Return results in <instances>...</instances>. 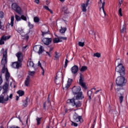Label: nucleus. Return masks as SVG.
I'll return each instance as SVG.
<instances>
[{
	"label": "nucleus",
	"mask_w": 128,
	"mask_h": 128,
	"mask_svg": "<svg viewBox=\"0 0 128 128\" xmlns=\"http://www.w3.org/2000/svg\"><path fill=\"white\" fill-rule=\"evenodd\" d=\"M84 98L82 92H80L72 99L68 100H67V104H69L72 106H75L76 108H80V106H82V102H80L78 100H82Z\"/></svg>",
	"instance_id": "obj_1"
},
{
	"label": "nucleus",
	"mask_w": 128,
	"mask_h": 128,
	"mask_svg": "<svg viewBox=\"0 0 128 128\" xmlns=\"http://www.w3.org/2000/svg\"><path fill=\"white\" fill-rule=\"evenodd\" d=\"M8 84L10 82H6L3 86L4 92L0 96V102L4 104L8 100Z\"/></svg>",
	"instance_id": "obj_2"
},
{
	"label": "nucleus",
	"mask_w": 128,
	"mask_h": 128,
	"mask_svg": "<svg viewBox=\"0 0 128 128\" xmlns=\"http://www.w3.org/2000/svg\"><path fill=\"white\" fill-rule=\"evenodd\" d=\"M116 64H118L116 68V72H118L120 76H124L126 74V69L122 64V60L120 59H117L116 61Z\"/></svg>",
	"instance_id": "obj_3"
},
{
	"label": "nucleus",
	"mask_w": 128,
	"mask_h": 128,
	"mask_svg": "<svg viewBox=\"0 0 128 128\" xmlns=\"http://www.w3.org/2000/svg\"><path fill=\"white\" fill-rule=\"evenodd\" d=\"M116 84L119 86H122L126 84V78L122 76H118L116 79Z\"/></svg>",
	"instance_id": "obj_4"
},
{
	"label": "nucleus",
	"mask_w": 128,
	"mask_h": 128,
	"mask_svg": "<svg viewBox=\"0 0 128 128\" xmlns=\"http://www.w3.org/2000/svg\"><path fill=\"white\" fill-rule=\"evenodd\" d=\"M33 50L36 52H38V54H42L44 52V49L42 46H36L34 47Z\"/></svg>",
	"instance_id": "obj_5"
},
{
	"label": "nucleus",
	"mask_w": 128,
	"mask_h": 128,
	"mask_svg": "<svg viewBox=\"0 0 128 128\" xmlns=\"http://www.w3.org/2000/svg\"><path fill=\"white\" fill-rule=\"evenodd\" d=\"M12 10L16 12H18L19 14H22V8L18 6V4L16 3L12 4Z\"/></svg>",
	"instance_id": "obj_6"
},
{
	"label": "nucleus",
	"mask_w": 128,
	"mask_h": 128,
	"mask_svg": "<svg viewBox=\"0 0 128 128\" xmlns=\"http://www.w3.org/2000/svg\"><path fill=\"white\" fill-rule=\"evenodd\" d=\"M84 75H82V74H80V78L79 80V84L81 86H82L84 90H86V83L84 82Z\"/></svg>",
	"instance_id": "obj_7"
},
{
	"label": "nucleus",
	"mask_w": 128,
	"mask_h": 128,
	"mask_svg": "<svg viewBox=\"0 0 128 128\" xmlns=\"http://www.w3.org/2000/svg\"><path fill=\"white\" fill-rule=\"evenodd\" d=\"M73 118L76 122H84V120H82V116H79L76 114H75L74 115Z\"/></svg>",
	"instance_id": "obj_8"
},
{
	"label": "nucleus",
	"mask_w": 128,
	"mask_h": 128,
	"mask_svg": "<svg viewBox=\"0 0 128 128\" xmlns=\"http://www.w3.org/2000/svg\"><path fill=\"white\" fill-rule=\"evenodd\" d=\"M6 79L7 82H10V86H12V78H10V72H7L6 73L5 75Z\"/></svg>",
	"instance_id": "obj_9"
},
{
	"label": "nucleus",
	"mask_w": 128,
	"mask_h": 128,
	"mask_svg": "<svg viewBox=\"0 0 128 128\" xmlns=\"http://www.w3.org/2000/svg\"><path fill=\"white\" fill-rule=\"evenodd\" d=\"M6 62H6V63L2 62V64L0 66V68H2V74H4V72H6H6H8V68H6Z\"/></svg>",
	"instance_id": "obj_10"
},
{
	"label": "nucleus",
	"mask_w": 128,
	"mask_h": 128,
	"mask_svg": "<svg viewBox=\"0 0 128 128\" xmlns=\"http://www.w3.org/2000/svg\"><path fill=\"white\" fill-rule=\"evenodd\" d=\"M72 79L68 78L67 84L63 86V90H66L70 86V84H72Z\"/></svg>",
	"instance_id": "obj_11"
},
{
	"label": "nucleus",
	"mask_w": 128,
	"mask_h": 128,
	"mask_svg": "<svg viewBox=\"0 0 128 128\" xmlns=\"http://www.w3.org/2000/svg\"><path fill=\"white\" fill-rule=\"evenodd\" d=\"M80 86H74L72 88V92L74 94H79L80 92Z\"/></svg>",
	"instance_id": "obj_12"
},
{
	"label": "nucleus",
	"mask_w": 128,
	"mask_h": 128,
	"mask_svg": "<svg viewBox=\"0 0 128 128\" xmlns=\"http://www.w3.org/2000/svg\"><path fill=\"white\" fill-rule=\"evenodd\" d=\"M90 2V0H87L86 4H82L81 5L82 12H86V8L88 6V4Z\"/></svg>",
	"instance_id": "obj_13"
},
{
	"label": "nucleus",
	"mask_w": 128,
	"mask_h": 128,
	"mask_svg": "<svg viewBox=\"0 0 128 128\" xmlns=\"http://www.w3.org/2000/svg\"><path fill=\"white\" fill-rule=\"evenodd\" d=\"M16 56L18 58V62H22L24 60V56L22 55V53L18 52L17 54H16Z\"/></svg>",
	"instance_id": "obj_14"
},
{
	"label": "nucleus",
	"mask_w": 128,
	"mask_h": 128,
	"mask_svg": "<svg viewBox=\"0 0 128 128\" xmlns=\"http://www.w3.org/2000/svg\"><path fill=\"white\" fill-rule=\"evenodd\" d=\"M21 62H16L12 63V66L14 68H18L22 66V63Z\"/></svg>",
	"instance_id": "obj_15"
},
{
	"label": "nucleus",
	"mask_w": 128,
	"mask_h": 128,
	"mask_svg": "<svg viewBox=\"0 0 128 128\" xmlns=\"http://www.w3.org/2000/svg\"><path fill=\"white\" fill-rule=\"evenodd\" d=\"M42 42H44V44L46 46H48L52 42V38H43Z\"/></svg>",
	"instance_id": "obj_16"
},
{
	"label": "nucleus",
	"mask_w": 128,
	"mask_h": 128,
	"mask_svg": "<svg viewBox=\"0 0 128 128\" xmlns=\"http://www.w3.org/2000/svg\"><path fill=\"white\" fill-rule=\"evenodd\" d=\"M71 72L73 74H76L78 72V66L74 65L71 68Z\"/></svg>",
	"instance_id": "obj_17"
},
{
	"label": "nucleus",
	"mask_w": 128,
	"mask_h": 128,
	"mask_svg": "<svg viewBox=\"0 0 128 128\" xmlns=\"http://www.w3.org/2000/svg\"><path fill=\"white\" fill-rule=\"evenodd\" d=\"M6 54H8V49L6 50L3 53V58L2 60V62H8V60H6Z\"/></svg>",
	"instance_id": "obj_18"
},
{
	"label": "nucleus",
	"mask_w": 128,
	"mask_h": 128,
	"mask_svg": "<svg viewBox=\"0 0 128 128\" xmlns=\"http://www.w3.org/2000/svg\"><path fill=\"white\" fill-rule=\"evenodd\" d=\"M48 34V28L46 26H45L44 30H42V34L44 36Z\"/></svg>",
	"instance_id": "obj_19"
},
{
	"label": "nucleus",
	"mask_w": 128,
	"mask_h": 128,
	"mask_svg": "<svg viewBox=\"0 0 128 128\" xmlns=\"http://www.w3.org/2000/svg\"><path fill=\"white\" fill-rule=\"evenodd\" d=\"M30 76H28L26 78V80L25 81V86H30Z\"/></svg>",
	"instance_id": "obj_20"
},
{
	"label": "nucleus",
	"mask_w": 128,
	"mask_h": 128,
	"mask_svg": "<svg viewBox=\"0 0 128 128\" xmlns=\"http://www.w3.org/2000/svg\"><path fill=\"white\" fill-rule=\"evenodd\" d=\"M28 68H34V64L32 61H28L27 64Z\"/></svg>",
	"instance_id": "obj_21"
},
{
	"label": "nucleus",
	"mask_w": 128,
	"mask_h": 128,
	"mask_svg": "<svg viewBox=\"0 0 128 128\" xmlns=\"http://www.w3.org/2000/svg\"><path fill=\"white\" fill-rule=\"evenodd\" d=\"M100 2H101V4H102V10L103 12L104 13V15L106 16V12H104V5L106 4V2H102V0H100Z\"/></svg>",
	"instance_id": "obj_22"
},
{
	"label": "nucleus",
	"mask_w": 128,
	"mask_h": 128,
	"mask_svg": "<svg viewBox=\"0 0 128 128\" xmlns=\"http://www.w3.org/2000/svg\"><path fill=\"white\" fill-rule=\"evenodd\" d=\"M54 44H58V42H62V40L60 38V37L58 38H54Z\"/></svg>",
	"instance_id": "obj_23"
},
{
	"label": "nucleus",
	"mask_w": 128,
	"mask_h": 128,
	"mask_svg": "<svg viewBox=\"0 0 128 128\" xmlns=\"http://www.w3.org/2000/svg\"><path fill=\"white\" fill-rule=\"evenodd\" d=\"M62 10L64 12V14H68V7L66 6H62Z\"/></svg>",
	"instance_id": "obj_24"
},
{
	"label": "nucleus",
	"mask_w": 128,
	"mask_h": 128,
	"mask_svg": "<svg viewBox=\"0 0 128 128\" xmlns=\"http://www.w3.org/2000/svg\"><path fill=\"white\" fill-rule=\"evenodd\" d=\"M60 54L58 53V52H56V54L54 56V60H58L60 58Z\"/></svg>",
	"instance_id": "obj_25"
},
{
	"label": "nucleus",
	"mask_w": 128,
	"mask_h": 128,
	"mask_svg": "<svg viewBox=\"0 0 128 128\" xmlns=\"http://www.w3.org/2000/svg\"><path fill=\"white\" fill-rule=\"evenodd\" d=\"M38 66H40L42 70V76H44V68H42V64L40 63V61L38 62Z\"/></svg>",
	"instance_id": "obj_26"
},
{
	"label": "nucleus",
	"mask_w": 128,
	"mask_h": 128,
	"mask_svg": "<svg viewBox=\"0 0 128 128\" xmlns=\"http://www.w3.org/2000/svg\"><path fill=\"white\" fill-rule=\"evenodd\" d=\"M17 94L19 95V96H22L24 94V92L22 90L18 91Z\"/></svg>",
	"instance_id": "obj_27"
},
{
	"label": "nucleus",
	"mask_w": 128,
	"mask_h": 128,
	"mask_svg": "<svg viewBox=\"0 0 128 128\" xmlns=\"http://www.w3.org/2000/svg\"><path fill=\"white\" fill-rule=\"evenodd\" d=\"M14 16H12L11 17V22L10 24L11 26H14Z\"/></svg>",
	"instance_id": "obj_28"
},
{
	"label": "nucleus",
	"mask_w": 128,
	"mask_h": 128,
	"mask_svg": "<svg viewBox=\"0 0 128 128\" xmlns=\"http://www.w3.org/2000/svg\"><path fill=\"white\" fill-rule=\"evenodd\" d=\"M92 90H88V96L90 100H92Z\"/></svg>",
	"instance_id": "obj_29"
},
{
	"label": "nucleus",
	"mask_w": 128,
	"mask_h": 128,
	"mask_svg": "<svg viewBox=\"0 0 128 128\" xmlns=\"http://www.w3.org/2000/svg\"><path fill=\"white\" fill-rule=\"evenodd\" d=\"M66 32V28H61V29L60 30V32L61 34H64Z\"/></svg>",
	"instance_id": "obj_30"
},
{
	"label": "nucleus",
	"mask_w": 128,
	"mask_h": 128,
	"mask_svg": "<svg viewBox=\"0 0 128 128\" xmlns=\"http://www.w3.org/2000/svg\"><path fill=\"white\" fill-rule=\"evenodd\" d=\"M86 70H88V67L86 66H83L80 68V72H84Z\"/></svg>",
	"instance_id": "obj_31"
},
{
	"label": "nucleus",
	"mask_w": 128,
	"mask_h": 128,
	"mask_svg": "<svg viewBox=\"0 0 128 128\" xmlns=\"http://www.w3.org/2000/svg\"><path fill=\"white\" fill-rule=\"evenodd\" d=\"M126 22H124V24L122 26V29L120 30L121 32H126Z\"/></svg>",
	"instance_id": "obj_32"
},
{
	"label": "nucleus",
	"mask_w": 128,
	"mask_h": 128,
	"mask_svg": "<svg viewBox=\"0 0 128 128\" xmlns=\"http://www.w3.org/2000/svg\"><path fill=\"white\" fill-rule=\"evenodd\" d=\"M34 74H36V72L34 71H30L28 72V75L30 76H34Z\"/></svg>",
	"instance_id": "obj_33"
},
{
	"label": "nucleus",
	"mask_w": 128,
	"mask_h": 128,
	"mask_svg": "<svg viewBox=\"0 0 128 128\" xmlns=\"http://www.w3.org/2000/svg\"><path fill=\"white\" fill-rule=\"evenodd\" d=\"M94 56H96V58H100L101 55L100 53L96 52L94 54Z\"/></svg>",
	"instance_id": "obj_34"
},
{
	"label": "nucleus",
	"mask_w": 128,
	"mask_h": 128,
	"mask_svg": "<svg viewBox=\"0 0 128 128\" xmlns=\"http://www.w3.org/2000/svg\"><path fill=\"white\" fill-rule=\"evenodd\" d=\"M36 120L37 122V124L38 125V124H40V122L42 120V118H36Z\"/></svg>",
	"instance_id": "obj_35"
},
{
	"label": "nucleus",
	"mask_w": 128,
	"mask_h": 128,
	"mask_svg": "<svg viewBox=\"0 0 128 128\" xmlns=\"http://www.w3.org/2000/svg\"><path fill=\"white\" fill-rule=\"evenodd\" d=\"M10 36H8L6 37V36H3L1 38V39H2L3 40H8L10 39Z\"/></svg>",
	"instance_id": "obj_36"
},
{
	"label": "nucleus",
	"mask_w": 128,
	"mask_h": 128,
	"mask_svg": "<svg viewBox=\"0 0 128 128\" xmlns=\"http://www.w3.org/2000/svg\"><path fill=\"white\" fill-rule=\"evenodd\" d=\"M28 99L26 100L24 102V104H23V106H24L25 108H26V106H28Z\"/></svg>",
	"instance_id": "obj_37"
},
{
	"label": "nucleus",
	"mask_w": 128,
	"mask_h": 128,
	"mask_svg": "<svg viewBox=\"0 0 128 128\" xmlns=\"http://www.w3.org/2000/svg\"><path fill=\"white\" fill-rule=\"evenodd\" d=\"M34 20L35 22H40V18L38 17H34Z\"/></svg>",
	"instance_id": "obj_38"
},
{
	"label": "nucleus",
	"mask_w": 128,
	"mask_h": 128,
	"mask_svg": "<svg viewBox=\"0 0 128 128\" xmlns=\"http://www.w3.org/2000/svg\"><path fill=\"white\" fill-rule=\"evenodd\" d=\"M15 18L16 20H18V22H20V20H22V18H20V17L18 15H16Z\"/></svg>",
	"instance_id": "obj_39"
},
{
	"label": "nucleus",
	"mask_w": 128,
	"mask_h": 128,
	"mask_svg": "<svg viewBox=\"0 0 128 128\" xmlns=\"http://www.w3.org/2000/svg\"><path fill=\"white\" fill-rule=\"evenodd\" d=\"M78 44L79 46H82V47H83L84 46V42H78Z\"/></svg>",
	"instance_id": "obj_40"
},
{
	"label": "nucleus",
	"mask_w": 128,
	"mask_h": 128,
	"mask_svg": "<svg viewBox=\"0 0 128 128\" xmlns=\"http://www.w3.org/2000/svg\"><path fill=\"white\" fill-rule=\"evenodd\" d=\"M59 38L62 42V40H66L67 38L66 37H64V36H59Z\"/></svg>",
	"instance_id": "obj_41"
},
{
	"label": "nucleus",
	"mask_w": 128,
	"mask_h": 128,
	"mask_svg": "<svg viewBox=\"0 0 128 128\" xmlns=\"http://www.w3.org/2000/svg\"><path fill=\"white\" fill-rule=\"evenodd\" d=\"M122 8H120L118 10V14L120 16H122Z\"/></svg>",
	"instance_id": "obj_42"
},
{
	"label": "nucleus",
	"mask_w": 128,
	"mask_h": 128,
	"mask_svg": "<svg viewBox=\"0 0 128 128\" xmlns=\"http://www.w3.org/2000/svg\"><path fill=\"white\" fill-rule=\"evenodd\" d=\"M28 26H29L30 28H34V25L30 24V22H28Z\"/></svg>",
	"instance_id": "obj_43"
},
{
	"label": "nucleus",
	"mask_w": 128,
	"mask_h": 128,
	"mask_svg": "<svg viewBox=\"0 0 128 128\" xmlns=\"http://www.w3.org/2000/svg\"><path fill=\"white\" fill-rule=\"evenodd\" d=\"M68 59H66L64 68H66V66H68Z\"/></svg>",
	"instance_id": "obj_44"
},
{
	"label": "nucleus",
	"mask_w": 128,
	"mask_h": 128,
	"mask_svg": "<svg viewBox=\"0 0 128 128\" xmlns=\"http://www.w3.org/2000/svg\"><path fill=\"white\" fill-rule=\"evenodd\" d=\"M21 18L22 19V20H25V21H26V17L24 16H21Z\"/></svg>",
	"instance_id": "obj_45"
},
{
	"label": "nucleus",
	"mask_w": 128,
	"mask_h": 128,
	"mask_svg": "<svg viewBox=\"0 0 128 128\" xmlns=\"http://www.w3.org/2000/svg\"><path fill=\"white\" fill-rule=\"evenodd\" d=\"M17 32H19V34H20L22 32V29L21 28H18L17 30Z\"/></svg>",
	"instance_id": "obj_46"
},
{
	"label": "nucleus",
	"mask_w": 128,
	"mask_h": 128,
	"mask_svg": "<svg viewBox=\"0 0 128 128\" xmlns=\"http://www.w3.org/2000/svg\"><path fill=\"white\" fill-rule=\"evenodd\" d=\"M72 126H78V124L74 122H72Z\"/></svg>",
	"instance_id": "obj_47"
},
{
	"label": "nucleus",
	"mask_w": 128,
	"mask_h": 128,
	"mask_svg": "<svg viewBox=\"0 0 128 128\" xmlns=\"http://www.w3.org/2000/svg\"><path fill=\"white\" fill-rule=\"evenodd\" d=\"M123 100H124V97H122V96H120V104H122V102Z\"/></svg>",
	"instance_id": "obj_48"
},
{
	"label": "nucleus",
	"mask_w": 128,
	"mask_h": 128,
	"mask_svg": "<svg viewBox=\"0 0 128 128\" xmlns=\"http://www.w3.org/2000/svg\"><path fill=\"white\" fill-rule=\"evenodd\" d=\"M4 18V12H0V18Z\"/></svg>",
	"instance_id": "obj_49"
},
{
	"label": "nucleus",
	"mask_w": 128,
	"mask_h": 128,
	"mask_svg": "<svg viewBox=\"0 0 128 128\" xmlns=\"http://www.w3.org/2000/svg\"><path fill=\"white\" fill-rule=\"evenodd\" d=\"M0 44H4V41L2 39L0 40Z\"/></svg>",
	"instance_id": "obj_50"
},
{
	"label": "nucleus",
	"mask_w": 128,
	"mask_h": 128,
	"mask_svg": "<svg viewBox=\"0 0 128 128\" xmlns=\"http://www.w3.org/2000/svg\"><path fill=\"white\" fill-rule=\"evenodd\" d=\"M2 84V75L0 76V84Z\"/></svg>",
	"instance_id": "obj_51"
},
{
	"label": "nucleus",
	"mask_w": 128,
	"mask_h": 128,
	"mask_svg": "<svg viewBox=\"0 0 128 128\" xmlns=\"http://www.w3.org/2000/svg\"><path fill=\"white\" fill-rule=\"evenodd\" d=\"M44 8H45V10H50V8H48V6H44Z\"/></svg>",
	"instance_id": "obj_52"
},
{
	"label": "nucleus",
	"mask_w": 128,
	"mask_h": 128,
	"mask_svg": "<svg viewBox=\"0 0 128 128\" xmlns=\"http://www.w3.org/2000/svg\"><path fill=\"white\" fill-rule=\"evenodd\" d=\"M124 2V0H119V4H120V6H122V4Z\"/></svg>",
	"instance_id": "obj_53"
},
{
	"label": "nucleus",
	"mask_w": 128,
	"mask_h": 128,
	"mask_svg": "<svg viewBox=\"0 0 128 128\" xmlns=\"http://www.w3.org/2000/svg\"><path fill=\"white\" fill-rule=\"evenodd\" d=\"M0 30H4L2 26V22L0 21Z\"/></svg>",
	"instance_id": "obj_54"
},
{
	"label": "nucleus",
	"mask_w": 128,
	"mask_h": 128,
	"mask_svg": "<svg viewBox=\"0 0 128 128\" xmlns=\"http://www.w3.org/2000/svg\"><path fill=\"white\" fill-rule=\"evenodd\" d=\"M35 2L37 4H40V0H35Z\"/></svg>",
	"instance_id": "obj_55"
},
{
	"label": "nucleus",
	"mask_w": 128,
	"mask_h": 128,
	"mask_svg": "<svg viewBox=\"0 0 128 128\" xmlns=\"http://www.w3.org/2000/svg\"><path fill=\"white\" fill-rule=\"evenodd\" d=\"M9 98H10V100H12V94H10V95Z\"/></svg>",
	"instance_id": "obj_56"
},
{
	"label": "nucleus",
	"mask_w": 128,
	"mask_h": 128,
	"mask_svg": "<svg viewBox=\"0 0 128 128\" xmlns=\"http://www.w3.org/2000/svg\"><path fill=\"white\" fill-rule=\"evenodd\" d=\"M100 90H98L96 91V92H95V94H98V92H100Z\"/></svg>",
	"instance_id": "obj_57"
},
{
	"label": "nucleus",
	"mask_w": 128,
	"mask_h": 128,
	"mask_svg": "<svg viewBox=\"0 0 128 128\" xmlns=\"http://www.w3.org/2000/svg\"><path fill=\"white\" fill-rule=\"evenodd\" d=\"M10 128H20V127L18 126H12V127H11Z\"/></svg>",
	"instance_id": "obj_58"
},
{
	"label": "nucleus",
	"mask_w": 128,
	"mask_h": 128,
	"mask_svg": "<svg viewBox=\"0 0 128 128\" xmlns=\"http://www.w3.org/2000/svg\"><path fill=\"white\" fill-rule=\"evenodd\" d=\"M18 98H20V97L18 96H16V100H18Z\"/></svg>",
	"instance_id": "obj_59"
},
{
	"label": "nucleus",
	"mask_w": 128,
	"mask_h": 128,
	"mask_svg": "<svg viewBox=\"0 0 128 128\" xmlns=\"http://www.w3.org/2000/svg\"><path fill=\"white\" fill-rule=\"evenodd\" d=\"M46 52V54H48V56H49L50 57L51 56L49 52Z\"/></svg>",
	"instance_id": "obj_60"
},
{
	"label": "nucleus",
	"mask_w": 128,
	"mask_h": 128,
	"mask_svg": "<svg viewBox=\"0 0 128 128\" xmlns=\"http://www.w3.org/2000/svg\"><path fill=\"white\" fill-rule=\"evenodd\" d=\"M26 48H28V46H25L23 47V50H26Z\"/></svg>",
	"instance_id": "obj_61"
},
{
	"label": "nucleus",
	"mask_w": 128,
	"mask_h": 128,
	"mask_svg": "<svg viewBox=\"0 0 128 128\" xmlns=\"http://www.w3.org/2000/svg\"><path fill=\"white\" fill-rule=\"evenodd\" d=\"M4 49L3 48L1 50V52H4Z\"/></svg>",
	"instance_id": "obj_62"
},
{
	"label": "nucleus",
	"mask_w": 128,
	"mask_h": 128,
	"mask_svg": "<svg viewBox=\"0 0 128 128\" xmlns=\"http://www.w3.org/2000/svg\"><path fill=\"white\" fill-rule=\"evenodd\" d=\"M48 12H50V14H52V11L50 9Z\"/></svg>",
	"instance_id": "obj_63"
},
{
	"label": "nucleus",
	"mask_w": 128,
	"mask_h": 128,
	"mask_svg": "<svg viewBox=\"0 0 128 128\" xmlns=\"http://www.w3.org/2000/svg\"><path fill=\"white\" fill-rule=\"evenodd\" d=\"M44 108H46V103L44 104Z\"/></svg>",
	"instance_id": "obj_64"
}]
</instances>
